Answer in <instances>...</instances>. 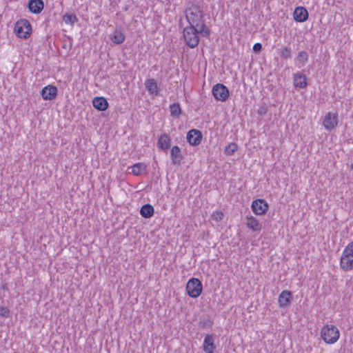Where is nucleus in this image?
I'll return each instance as SVG.
<instances>
[{
	"mask_svg": "<svg viewBox=\"0 0 353 353\" xmlns=\"http://www.w3.org/2000/svg\"><path fill=\"white\" fill-rule=\"evenodd\" d=\"M185 17L188 21L189 26H195L200 28L201 34L208 37L210 35V30L205 26L203 20V11L201 6L194 3H189L185 10Z\"/></svg>",
	"mask_w": 353,
	"mask_h": 353,
	"instance_id": "nucleus-1",
	"label": "nucleus"
},
{
	"mask_svg": "<svg viewBox=\"0 0 353 353\" xmlns=\"http://www.w3.org/2000/svg\"><path fill=\"white\" fill-rule=\"evenodd\" d=\"M293 17L297 22H305L308 19V12L304 7H297L294 11Z\"/></svg>",
	"mask_w": 353,
	"mask_h": 353,
	"instance_id": "nucleus-14",
	"label": "nucleus"
},
{
	"mask_svg": "<svg viewBox=\"0 0 353 353\" xmlns=\"http://www.w3.org/2000/svg\"><path fill=\"white\" fill-rule=\"evenodd\" d=\"M293 83L295 88L304 89L307 87L306 76L302 73L297 72L294 74Z\"/></svg>",
	"mask_w": 353,
	"mask_h": 353,
	"instance_id": "nucleus-16",
	"label": "nucleus"
},
{
	"mask_svg": "<svg viewBox=\"0 0 353 353\" xmlns=\"http://www.w3.org/2000/svg\"><path fill=\"white\" fill-rule=\"evenodd\" d=\"M63 21L65 23L74 26L78 21V18L75 14L66 13L63 16Z\"/></svg>",
	"mask_w": 353,
	"mask_h": 353,
	"instance_id": "nucleus-29",
	"label": "nucleus"
},
{
	"mask_svg": "<svg viewBox=\"0 0 353 353\" xmlns=\"http://www.w3.org/2000/svg\"><path fill=\"white\" fill-rule=\"evenodd\" d=\"M322 339L328 344H333L339 338L340 333L336 327L333 325H327L321 329Z\"/></svg>",
	"mask_w": 353,
	"mask_h": 353,
	"instance_id": "nucleus-4",
	"label": "nucleus"
},
{
	"mask_svg": "<svg viewBox=\"0 0 353 353\" xmlns=\"http://www.w3.org/2000/svg\"><path fill=\"white\" fill-rule=\"evenodd\" d=\"M340 267L345 272L353 269V242L348 243L343 250L340 259Z\"/></svg>",
	"mask_w": 353,
	"mask_h": 353,
	"instance_id": "nucleus-3",
	"label": "nucleus"
},
{
	"mask_svg": "<svg viewBox=\"0 0 353 353\" xmlns=\"http://www.w3.org/2000/svg\"><path fill=\"white\" fill-rule=\"evenodd\" d=\"M129 10V6L125 5L123 8V10L127 12Z\"/></svg>",
	"mask_w": 353,
	"mask_h": 353,
	"instance_id": "nucleus-35",
	"label": "nucleus"
},
{
	"mask_svg": "<svg viewBox=\"0 0 353 353\" xmlns=\"http://www.w3.org/2000/svg\"><path fill=\"white\" fill-rule=\"evenodd\" d=\"M279 54L282 59L287 60L292 58V49L289 46H283L279 50Z\"/></svg>",
	"mask_w": 353,
	"mask_h": 353,
	"instance_id": "nucleus-28",
	"label": "nucleus"
},
{
	"mask_svg": "<svg viewBox=\"0 0 353 353\" xmlns=\"http://www.w3.org/2000/svg\"><path fill=\"white\" fill-rule=\"evenodd\" d=\"M308 59L309 54L306 51H300L296 56V61L301 64L299 68L304 66L305 64L307 62Z\"/></svg>",
	"mask_w": 353,
	"mask_h": 353,
	"instance_id": "nucleus-26",
	"label": "nucleus"
},
{
	"mask_svg": "<svg viewBox=\"0 0 353 353\" xmlns=\"http://www.w3.org/2000/svg\"><path fill=\"white\" fill-rule=\"evenodd\" d=\"M171 139L170 137L164 133L161 135L157 142V146L162 150H168L170 147Z\"/></svg>",
	"mask_w": 353,
	"mask_h": 353,
	"instance_id": "nucleus-19",
	"label": "nucleus"
},
{
	"mask_svg": "<svg viewBox=\"0 0 353 353\" xmlns=\"http://www.w3.org/2000/svg\"><path fill=\"white\" fill-rule=\"evenodd\" d=\"M292 294L289 290H283L279 296L278 302L279 306L285 307L290 305Z\"/></svg>",
	"mask_w": 353,
	"mask_h": 353,
	"instance_id": "nucleus-15",
	"label": "nucleus"
},
{
	"mask_svg": "<svg viewBox=\"0 0 353 353\" xmlns=\"http://www.w3.org/2000/svg\"><path fill=\"white\" fill-rule=\"evenodd\" d=\"M214 341V339L213 334H207L205 336L203 344V350L205 353H214L216 347Z\"/></svg>",
	"mask_w": 353,
	"mask_h": 353,
	"instance_id": "nucleus-12",
	"label": "nucleus"
},
{
	"mask_svg": "<svg viewBox=\"0 0 353 353\" xmlns=\"http://www.w3.org/2000/svg\"><path fill=\"white\" fill-rule=\"evenodd\" d=\"M10 311L7 307H1L0 308V316L3 317H8Z\"/></svg>",
	"mask_w": 353,
	"mask_h": 353,
	"instance_id": "nucleus-33",
	"label": "nucleus"
},
{
	"mask_svg": "<svg viewBox=\"0 0 353 353\" xmlns=\"http://www.w3.org/2000/svg\"><path fill=\"white\" fill-rule=\"evenodd\" d=\"M323 126L327 131H332L338 124V116L336 114L328 112L325 114L323 121Z\"/></svg>",
	"mask_w": 353,
	"mask_h": 353,
	"instance_id": "nucleus-9",
	"label": "nucleus"
},
{
	"mask_svg": "<svg viewBox=\"0 0 353 353\" xmlns=\"http://www.w3.org/2000/svg\"><path fill=\"white\" fill-rule=\"evenodd\" d=\"M145 88L150 94L158 96L159 94V88L154 79H149L145 82Z\"/></svg>",
	"mask_w": 353,
	"mask_h": 353,
	"instance_id": "nucleus-20",
	"label": "nucleus"
},
{
	"mask_svg": "<svg viewBox=\"0 0 353 353\" xmlns=\"http://www.w3.org/2000/svg\"><path fill=\"white\" fill-rule=\"evenodd\" d=\"M58 93V89L55 85H48L42 88L40 95L44 100H53L56 99Z\"/></svg>",
	"mask_w": 353,
	"mask_h": 353,
	"instance_id": "nucleus-10",
	"label": "nucleus"
},
{
	"mask_svg": "<svg viewBox=\"0 0 353 353\" xmlns=\"http://www.w3.org/2000/svg\"><path fill=\"white\" fill-rule=\"evenodd\" d=\"M238 150V145L235 143H231L228 144L224 150V152L226 155L231 156Z\"/></svg>",
	"mask_w": 353,
	"mask_h": 353,
	"instance_id": "nucleus-30",
	"label": "nucleus"
},
{
	"mask_svg": "<svg viewBox=\"0 0 353 353\" xmlns=\"http://www.w3.org/2000/svg\"><path fill=\"white\" fill-rule=\"evenodd\" d=\"M202 137L203 135L200 130L192 129L188 132L186 139L190 145L195 146L201 143Z\"/></svg>",
	"mask_w": 353,
	"mask_h": 353,
	"instance_id": "nucleus-11",
	"label": "nucleus"
},
{
	"mask_svg": "<svg viewBox=\"0 0 353 353\" xmlns=\"http://www.w3.org/2000/svg\"><path fill=\"white\" fill-rule=\"evenodd\" d=\"M92 105L99 111H104L108 108V102L103 97H96L92 100Z\"/></svg>",
	"mask_w": 353,
	"mask_h": 353,
	"instance_id": "nucleus-18",
	"label": "nucleus"
},
{
	"mask_svg": "<svg viewBox=\"0 0 353 353\" xmlns=\"http://www.w3.org/2000/svg\"><path fill=\"white\" fill-rule=\"evenodd\" d=\"M154 214V207L149 203L144 204L140 209V214L145 219H150Z\"/></svg>",
	"mask_w": 353,
	"mask_h": 353,
	"instance_id": "nucleus-21",
	"label": "nucleus"
},
{
	"mask_svg": "<svg viewBox=\"0 0 353 353\" xmlns=\"http://www.w3.org/2000/svg\"><path fill=\"white\" fill-rule=\"evenodd\" d=\"M188 294L192 298H197L203 290L202 283L199 279H190L185 287Z\"/></svg>",
	"mask_w": 353,
	"mask_h": 353,
	"instance_id": "nucleus-6",
	"label": "nucleus"
},
{
	"mask_svg": "<svg viewBox=\"0 0 353 353\" xmlns=\"http://www.w3.org/2000/svg\"><path fill=\"white\" fill-rule=\"evenodd\" d=\"M125 35L121 30H115L112 40L116 44H121L125 41Z\"/></svg>",
	"mask_w": 353,
	"mask_h": 353,
	"instance_id": "nucleus-27",
	"label": "nucleus"
},
{
	"mask_svg": "<svg viewBox=\"0 0 353 353\" xmlns=\"http://www.w3.org/2000/svg\"><path fill=\"white\" fill-rule=\"evenodd\" d=\"M14 31L18 37L28 39L31 35L32 32L30 23L27 19L19 20L15 24Z\"/></svg>",
	"mask_w": 353,
	"mask_h": 353,
	"instance_id": "nucleus-5",
	"label": "nucleus"
},
{
	"mask_svg": "<svg viewBox=\"0 0 353 353\" xmlns=\"http://www.w3.org/2000/svg\"><path fill=\"white\" fill-rule=\"evenodd\" d=\"M44 8L43 0H30L28 3L29 10L34 14L40 13Z\"/></svg>",
	"mask_w": 353,
	"mask_h": 353,
	"instance_id": "nucleus-17",
	"label": "nucleus"
},
{
	"mask_svg": "<svg viewBox=\"0 0 353 353\" xmlns=\"http://www.w3.org/2000/svg\"><path fill=\"white\" fill-rule=\"evenodd\" d=\"M200 28L195 26H188L183 30V38L188 46L191 48L196 47L199 43V34H201L199 31Z\"/></svg>",
	"mask_w": 353,
	"mask_h": 353,
	"instance_id": "nucleus-2",
	"label": "nucleus"
},
{
	"mask_svg": "<svg viewBox=\"0 0 353 353\" xmlns=\"http://www.w3.org/2000/svg\"><path fill=\"white\" fill-rule=\"evenodd\" d=\"M212 93L216 101L224 102L230 96L228 88L222 83L215 84L212 89Z\"/></svg>",
	"mask_w": 353,
	"mask_h": 353,
	"instance_id": "nucleus-7",
	"label": "nucleus"
},
{
	"mask_svg": "<svg viewBox=\"0 0 353 353\" xmlns=\"http://www.w3.org/2000/svg\"><path fill=\"white\" fill-rule=\"evenodd\" d=\"M170 114L173 118H179L182 110L179 103H174L170 105Z\"/></svg>",
	"mask_w": 353,
	"mask_h": 353,
	"instance_id": "nucleus-25",
	"label": "nucleus"
},
{
	"mask_svg": "<svg viewBox=\"0 0 353 353\" xmlns=\"http://www.w3.org/2000/svg\"><path fill=\"white\" fill-rule=\"evenodd\" d=\"M62 48H66V44H63V46H62Z\"/></svg>",
	"mask_w": 353,
	"mask_h": 353,
	"instance_id": "nucleus-36",
	"label": "nucleus"
},
{
	"mask_svg": "<svg viewBox=\"0 0 353 353\" xmlns=\"http://www.w3.org/2000/svg\"><path fill=\"white\" fill-rule=\"evenodd\" d=\"M146 165L144 163H137L132 166L128 167V170H131L130 173L135 176L141 174L142 172H145Z\"/></svg>",
	"mask_w": 353,
	"mask_h": 353,
	"instance_id": "nucleus-23",
	"label": "nucleus"
},
{
	"mask_svg": "<svg viewBox=\"0 0 353 353\" xmlns=\"http://www.w3.org/2000/svg\"><path fill=\"white\" fill-rule=\"evenodd\" d=\"M269 208L268 203L262 199H258L252 201L251 208L256 215H263Z\"/></svg>",
	"mask_w": 353,
	"mask_h": 353,
	"instance_id": "nucleus-8",
	"label": "nucleus"
},
{
	"mask_svg": "<svg viewBox=\"0 0 353 353\" xmlns=\"http://www.w3.org/2000/svg\"><path fill=\"white\" fill-rule=\"evenodd\" d=\"M247 222L246 225L248 228L251 229L254 232H259L261 230V225L259 223V221L254 216H247L246 218Z\"/></svg>",
	"mask_w": 353,
	"mask_h": 353,
	"instance_id": "nucleus-22",
	"label": "nucleus"
},
{
	"mask_svg": "<svg viewBox=\"0 0 353 353\" xmlns=\"http://www.w3.org/2000/svg\"><path fill=\"white\" fill-rule=\"evenodd\" d=\"M212 216L213 219L219 221L223 218V213L221 211H215L213 212Z\"/></svg>",
	"mask_w": 353,
	"mask_h": 353,
	"instance_id": "nucleus-32",
	"label": "nucleus"
},
{
	"mask_svg": "<svg viewBox=\"0 0 353 353\" xmlns=\"http://www.w3.org/2000/svg\"><path fill=\"white\" fill-rule=\"evenodd\" d=\"M198 325L202 329L210 328L213 325V321L208 315L201 316Z\"/></svg>",
	"mask_w": 353,
	"mask_h": 353,
	"instance_id": "nucleus-24",
	"label": "nucleus"
},
{
	"mask_svg": "<svg viewBox=\"0 0 353 353\" xmlns=\"http://www.w3.org/2000/svg\"><path fill=\"white\" fill-rule=\"evenodd\" d=\"M170 156L172 165H181L183 157L181 150L178 145H174L171 148Z\"/></svg>",
	"mask_w": 353,
	"mask_h": 353,
	"instance_id": "nucleus-13",
	"label": "nucleus"
},
{
	"mask_svg": "<svg viewBox=\"0 0 353 353\" xmlns=\"http://www.w3.org/2000/svg\"><path fill=\"white\" fill-rule=\"evenodd\" d=\"M268 111V107L266 105L263 104L261 106H259V109L257 110L258 114L261 116H265L266 115L267 112Z\"/></svg>",
	"mask_w": 353,
	"mask_h": 353,
	"instance_id": "nucleus-31",
	"label": "nucleus"
},
{
	"mask_svg": "<svg viewBox=\"0 0 353 353\" xmlns=\"http://www.w3.org/2000/svg\"><path fill=\"white\" fill-rule=\"evenodd\" d=\"M262 50V44L261 43H256L253 46V51L256 53H259Z\"/></svg>",
	"mask_w": 353,
	"mask_h": 353,
	"instance_id": "nucleus-34",
	"label": "nucleus"
}]
</instances>
